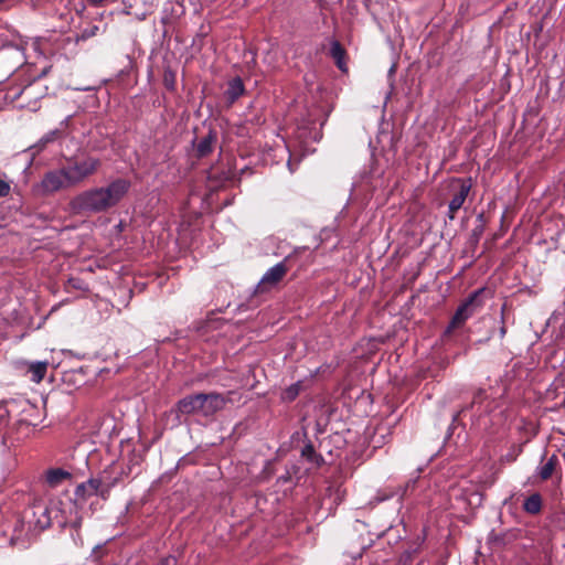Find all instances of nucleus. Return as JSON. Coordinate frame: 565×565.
Returning <instances> with one entry per match:
<instances>
[{
  "mask_svg": "<svg viewBox=\"0 0 565 565\" xmlns=\"http://www.w3.org/2000/svg\"><path fill=\"white\" fill-rule=\"evenodd\" d=\"M482 233V228H475L473 230V236L476 237V241L479 239V236L481 235Z\"/></svg>",
  "mask_w": 565,
  "mask_h": 565,
  "instance_id": "c85d7f7f",
  "label": "nucleus"
},
{
  "mask_svg": "<svg viewBox=\"0 0 565 565\" xmlns=\"http://www.w3.org/2000/svg\"><path fill=\"white\" fill-rule=\"evenodd\" d=\"M330 56L334 60V63L339 70H347V51L343 47V45L337 40H333L331 42Z\"/></svg>",
  "mask_w": 565,
  "mask_h": 565,
  "instance_id": "ddd939ff",
  "label": "nucleus"
},
{
  "mask_svg": "<svg viewBox=\"0 0 565 565\" xmlns=\"http://www.w3.org/2000/svg\"><path fill=\"white\" fill-rule=\"evenodd\" d=\"M63 170L66 174V180L70 188H74L84 181V179L79 175V173L75 170L70 161L67 164L63 166Z\"/></svg>",
  "mask_w": 565,
  "mask_h": 565,
  "instance_id": "6ab92c4d",
  "label": "nucleus"
},
{
  "mask_svg": "<svg viewBox=\"0 0 565 565\" xmlns=\"http://www.w3.org/2000/svg\"><path fill=\"white\" fill-rule=\"evenodd\" d=\"M47 365L46 361L31 363L28 370L31 373V380L40 383L46 375Z\"/></svg>",
  "mask_w": 565,
  "mask_h": 565,
  "instance_id": "a211bd4d",
  "label": "nucleus"
},
{
  "mask_svg": "<svg viewBox=\"0 0 565 565\" xmlns=\"http://www.w3.org/2000/svg\"><path fill=\"white\" fill-rule=\"evenodd\" d=\"M280 480H284L285 482L288 481L290 479V476L287 475V476H282L279 478Z\"/></svg>",
  "mask_w": 565,
  "mask_h": 565,
  "instance_id": "c756f323",
  "label": "nucleus"
},
{
  "mask_svg": "<svg viewBox=\"0 0 565 565\" xmlns=\"http://www.w3.org/2000/svg\"><path fill=\"white\" fill-rule=\"evenodd\" d=\"M154 565H178V558L174 555L161 557Z\"/></svg>",
  "mask_w": 565,
  "mask_h": 565,
  "instance_id": "b1692460",
  "label": "nucleus"
},
{
  "mask_svg": "<svg viewBox=\"0 0 565 565\" xmlns=\"http://www.w3.org/2000/svg\"><path fill=\"white\" fill-rule=\"evenodd\" d=\"M9 412L6 408L4 403H0V424L8 417Z\"/></svg>",
  "mask_w": 565,
  "mask_h": 565,
  "instance_id": "bb28decb",
  "label": "nucleus"
},
{
  "mask_svg": "<svg viewBox=\"0 0 565 565\" xmlns=\"http://www.w3.org/2000/svg\"><path fill=\"white\" fill-rule=\"evenodd\" d=\"M92 7H102L108 0H86Z\"/></svg>",
  "mask_w": 565,
  "mask_h": 565,
  "instance_id": "cd10ccee",
  "label": "nucleus"
},
{
  "mask_svg": "<svg viewBox=\"0 0 565 565\" xmlns=\"http://www.w3.org/2000/svg\"><path fill=\"white\" fill-rule=\"evenodd\" d=\"M245 94V86L239 76L228 81L224 97L228 105H233L241 96Z\"/></svg>",
  "mask_w": 565,
  "mask_h": 565,
  "instance_id": "9b49d317",
  "label": "nucleus"
},
{
  "mask_svg": "<svg viewBox=\"0 0 565 565\" xmlns=\"http://www.w3.org/2000/svg\"><path fill=\"white\" fill-rule=\"evenodd\" d=\"M200 415L203 417H212L216 413L225 408L231 403L239 402L242 395L237 391H228L225 394L217 392L199 393Z\"/></svg>",
  "mask_w": 565,
  "mask_h": 565,
  "instance_id": "f03ea898",
  "label": "nucleus"
},
{
  "mask_svg": "<svg viewBox=\"0 0 565 565\" xmlns=\"http://www.w3.org/2000/svg\"><path fill=\"white\" fill-rule=\"evenodd\" d=\"M294 255L286 256L280 263L270 267L256 287L257 294L269 291L276 287L292 267Z\"/></svg>",
  "mask_w": 565,
  "mask_h": 565,
  "instance_id": "20e7f679",
  "label": "nucleus"
},
{
  "mask_svg": "<svg viewBox=\"0 0 565 565\" xmlns=\"http://www.w3.org/2000/svg\"><path fill=\"white\" fill-rule=\"evenodd\" d=\"M10 192V185L8 182L0 179V196H6Z\"/></svg>",
  "mask_w": 565,
  "mask_h": 565,
  "instance_id": "a878e982",
  "label": "nucleus"
},
{
  "mask_svg": "<svg viewBox=\"0 0 565 565\" xmlns=\"http://www.w3.org/2000/svg\"><path fill=\"white\" fill-rule=\"evenodd\" d=\"M301 457L313 463L317 468H320L326 462L322 455L316 451L315 446L310 441L303 446Z\"/></svg>",
  "mask_w": 565,
  "mask_h": 565,
  "instance_id": "dca6fc26",
  "label": "nucleus"
},
{
  "mask_svg": "<svg viewBox=\"0 0 565 565\" xmlns=\"http://www.w3.org/2000/svg\"><path fill=\"white\" fill-rule=\"evenodd\" d=\"M523 451V445H513L504 455L503 460L511 463L514 462Z\"/></svg>",
  "mask_w": 565,
  "mask_h": 565,
  "instance_id": "412c9836",
  "label": "nucleus"
},
{
  "mask_svg": "<svg viewBox=\"0 0 565 565\" xmlns=\"http://www.w3.org/2000/svg\"><path fill=\"white\" fill-rule=\"evenodd\" d=\"M60 135H61L60 130L55 129V130L49 131L46 135H44L40 141L43 146H45L46 143H50V142L54 141L55 139H57Z\"/></svg>",
  "mask_w": 565,
  "mask_h": 565,
  "instance_id": "5701e85b",
  "label": "nucleus"
},
{
  "mask_svg": "<svg viewBox=\"0 0 565 565\" xmlns=\"http://www.w3.org/2000/svg\"><path fill=\"white\" fill-rule=\"evenodd\" d=\"M522 508L524 512H526L527 514H540L543 508L542 495L539 492L532 493L524 500Z\"/></svg>",
  "mask_w": 565,
  "mask_h": 565,
  "instance_id": "4468645a",
  "label": "nucleus"
},
{
  "mask_svg": "<svg viewBox=\"0 0 565 565\" xmlns=\"http://www.w3.org/2000/svg\"><path fill=\"white\" fill-rule=\"evenodd\" d=\"M65 189H70V186L63 167L47 171L39 184L40 192L45 195Z\"/></svg>",
  "mask_w": 565,
  "mask_h": 565,
  "instance_id": "0eeeda50",
  "label": "nucleus"
},
{
  "mask_svg": "<svg viewBox=\"0 0 565 565\" xmlns=\"http://www.w3.org/2000/svg\"><path fill=\"white\" fill-rule=\"evenodd\" d=\"M130 182L118 178L106 186L94 188L75 195L71 202V210L75 214H96L106 212L116 206L128 193Z\"/></svg>",
  "mask_w": 565,
  "mask_h": 565,
  "instance_id": "f257e3e1",
  "label": "nucleus"
},
{
  "mask_svg": "<svg viewBox=\"0 0 565 565\" xmlns=\"http://www.w3.org/2000/svg\"><path fill=\"white\" fill-rule=\"evenodd\" d=\"M50 509L47 507H44L41 512V518L38 519V526L42 530H45L51 526V516H50Z\"/></svg>",
  "mask_w": 565,
  "mask_h": 565,
  "instance_id": "4be33fe9",
  "label": "nucleus"
},
{
  "mask_svg": "<svg viewBox=\"0 0 565 565\" xmlns=\"http://www.w3.org/2000/svg\"><path fill=\"white\" fill-rule=\"evenodd\" d=\"M177 417L200 415L199 393L190 394L181 398L172 409Z\"/></svg>",
  "mask_w": 565,
  "mask_h": 565,
  "instance_id": "6e6552de",
  "label": "nucleus"
},
{
  "mask_svg": "<svg viewBox=\"0 0 565 565\" xmlns=\"http://www.w3.org/2000/svg\"><path fill=\"white\" fill-rule=\"evenodd\" d=\"M484 291V288L475 290L459 305L446 329L447 334L451 333L456 329L461 328L465 322L483 306L481 296Z\"/></svg>",
  "mask_w": 565,
  "mask_h": 565,
  "instance_id": "7ed1b4c3",
  "label": "nucleus"
},
{
  "mask_svg": "<svg viewBox=\"0 0 565 565\" xmlns=\"http://www.w3.org/2000/svg\"><path fill=\"white\" fill-rule=\"evenodd\" d=\"M115 486V481L105 483L99 478H90L86 482L79 483L75 489V495L86 500L93 495H99L103 499H107L110 489Z\"/></svg>",
  "mask_w": 565,
  "mask_h": 565,
  "instance_id": "423d86ee",
  "label": "nucleus"
},
{
  "mask_svg": "<svg viewBox=\"0 0 565 565\" xmlns=\"http://www.w3.org/2000/svg\"><path fill=\"white\" fill-rule=\"evenodd\" d=\"M450 188L454 193L449 201L447 216L452 221L456 218L457 212L462 207L469 195L472 188V180L471 178H454Z\"/></svg>",
  "mask_w": 565,
  "mask_h": 565,
  "instance_id": "39448f33",
  "label": "nucleus"
},
{
  "mask_svg": "<svg viewBox=\"0 0 565 565\" xmlns=\"http://www.w3.org/2000/svg\"><path fill=\"white\" fill-rule=\"evenodd\" d=\"M70 162L84 180L93 175L100 167L99 159L93 157H88L81 161L72 160Z\"/></svg>",
  "mask_w": 565,
  "mask_h": 565,
  "instance_id": "1a4fd4ad",
  "label": "nucleus"
},
{
  "mask_svg": "<svg viewBox=\"0 0 565 565\" xmlns=\"http://www.w3.org/2000/svg\"><path fill=\"white\" fill-rule=\"evenodd\" d=\"M72 478V473L63 468H51L45 472V482L50 488H56Z\"/></svg>",
  "mask_w": 565,
  "mask_h": 565,
  "instance_id": "f8f14e48",
  "label": "nucleus"
},
{
  "mask_svg": "<svg viewBox=\"0 0 565 565\" xmlns=\"http://www.w3.org/2000/svg\"><path fill=\"white\" fill-rule=\"evenodd\" d=\"M217 140V134L215 130L210 129L207 135L202 137L195 145V151L198 158H205L213 152L214 145Z\"/></svg>",
  "mask_w": 565,
  "mask_h": 565,
  "instance_id": "9d476101",
  "label": "nucleus"
},
{
  "mask_svg": "<svg viewBox=\"0 0 565 565\" xmlns=\"http://www.w3.org/2000/svg\"><path fill=\"white\" fill-rule=\"evenodd\" d=\"M303 390H305L303 382L298 381V382L289 385L281 392V396H280L281 401H284L286 403H291L299 396V394Z\"/></svg>",
  "mask_w": 565,
  "mask_h": 565,
  "instance_id": "f3484780",
  "label": "nucleus"
},
{
  "mask_svg": "<svg viewBox=\"0 0 565 565\" xmlns=\"http://www.w3.org/2000/svg\"><path fill=\"white\" fill-rule=\"evenodd\" d=\"M4 1H6V0H0V4H1L2 2H4Z\"/></svg>",
  "mask_w": 565,
  "mask_h": 565,
  "instance_id": "7c9ffc66",
  "label": "nucleus"
},
{
  "mask_svg": "<svg viewBox=\"0 0 565 565\" xmlns=\"http://www.w3.org/2000/svg\"><path fill=\"white\" fill-rule=\"evenodd\" d=\"M486 397H487L486 391L478 390L473 395V399L471 402V407H473L477 404H481Z\"/></svg>",
  "mask_w": 565,
  "mask_h": 565,
  "instance_id": "393cba45",
  "label": "nucleus"
},
{
  "mask_svg": "<svg viewBox=\"0 0 565 565\" xmlns=\"http://www.w3.org/2000/svg\"><path fill=\"white\" fill-rule=\"evenodd\" d=\"M559 467V459L558 457L553 454L545 463H543L539 468V477L542 481H547L552 478L553 473L556 471V469Z\"/></svg>",
  "mask_w": 565,
  "mask_h": 565,
  "instance_id": "2eb2a0df",
  "label": "nucleus"
},
{
  "mask_svg": "<svg viewBox=\"0 0 565 565\" xmlns=\"http://www.w3.org/2000/svg\"><path fill=\"white\" fill-rule=\"evenodd\" d=\"M99 32V26L98 25H90L88 28H85L81 31L79 34H77L76 36V42H79V41H86L90 38H94L98 34Z\"/></svg>",
  "mask_w": 565,
  "mask_h": 565,
  "instance_id": "aec40b11",
  "label": "nucleus"
}]
</instances>
